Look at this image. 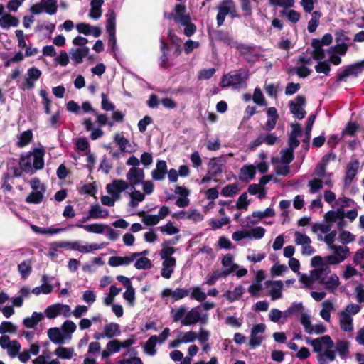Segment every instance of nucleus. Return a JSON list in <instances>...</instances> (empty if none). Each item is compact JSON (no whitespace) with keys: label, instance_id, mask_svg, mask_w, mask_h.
Masks as SVG:
<instances>
[{"label":"nucleus","instance_id":"nucleus-1","mask_svg":"<svg viewBox=\"0 0 364 364\" xmlns=\"http://www.w3.org/2000/svg\"><path fill=\"white\" fill-rule=\"evenodd\" d=\"M46 151L43 147L33 148L32 151L21 154L19 159V166L21 171L33 174L36 171L44 167V156Z\"/></svg>","mask_w":364,"mask_h":364},{"label":"nucleus","instance_id":"nucleus-2","mask_svg":"<svg viewBox=\"0 0 364 364\" xmlns=\"http://www.w3.org/2000/svg\"><path fill=\"white\" fill-rule=\"evenodd\" d=\"M249 77V72L245 69L232 70L223 75L220 82L223 88L232 87L233 89L247 87V80Z\"/></svg>","mask_w":364,"mask_h":364},{"label":"nucleus","instance_id":"nucleus-3","mask_svg":"<svg viewBox=\"0 0 364 364\" xmlns=\"http://www.w3.org/2000/svg\"><path fill=\"white\" fill-rule=\"evenodd\" d=\"M331 249L333 251L334 255L326 256L324 259L326 261L325 264H338L344 261L349 252V248L346 246L331 245Z\"/></svg>","mask_w":364,"mask_h":364},{"label":"nucleus","instance_id":"nucleus-4","mask_svg":"<svg viewBox=\"0 0 364 364\" xmlns=\"http://www.w3.org/2000/svg\"><path fill=\"white\" fill-rule=\"evenodd\" d=\"M364 69V60L355 63L347 65L342 72L338 73L336 75V82H340L346 81V78L350 75L357 77L362 70Z\"/></svg>","mask_w":364,"mask_h":364},{"label":"nucleus","instance_id":"nucleus-5","mask_svg":"<svg viewBox=\"0 0 364 364\" xmlns=\"http://www.w3.org/2000/svg\"><path fill=\"white\" fill-rule=\"evenodd\" d=\"M42 72L36 67H31L28 69L27 77L25 78L22 86L23 90H33L35 87V82L41 77Z\"/></svg>","mask_w":364,"mask_h":364},{"label":"nucleus","instance_id":"nucleus-6","mask_svg":"<svg viewBox=\"0 0 364 364\" xmlns=\"http://www.w3.org/2000/svg\"><path fill=\"white\" fill-rule=\"evenodd\" d=\"M127 179L129 181V187L134 188L136 186L144 181L145 174L144 170L137 167H132L127 172Z\"/></svg>","mask_w":364,"mask_h":364},{"label":"nucleus","instance_id":"nucleus-7","mask_svg":"<svg viewBox=\"0 0 364 364\" xmlns=\"http://www.w3.org/2000/svg\"><path fill=\"white\" fill-rule=\"evenodd\" d=\"M209 36L211 39L223 42L228 46L234 47L235 44L233 37L229 32L223 30H213L212 33L209 32Z\"/></svg>","mask_w":364,"mask_h":364},{"label":"nucleus","instance_id":"nucleus-8","mask_svg":"<svg viewBox=\"0 0 364 364\" xmlns=\"http://www.w3.org/2000/svg\"><path fill=\"white\" fill-rule=\"evenodd\" d=\"M295 100L296 102L293 101L289 102L291 112L298 119H302L306 114V112L301 107L306 103V97L303 95H297Z\"/></svg>","mask_w":364,"mask_h":364},{"label":"nucleus","instance_id":"nucleus-9","mask_svg":"<svg viewBox=\"0 0 364 364\" xmlns=\"http://www.w3.org/2000/svg\"><path fill=\"white\" fill-rule=\"evenodd\" d=\"M359 168V161L358 159L351 160L347 165L346 173L343 180L345 188H348L354 178L355 177Z\"/></svg>","mask_w":364,"mask_h":364},{"label":"nucleus","instance_id":"nucleus-10","mask_svg":"<svg viewBox=\"0 0 364 364\" xmlns=\"http://www.w3.org/2000/svg\"><path fill=\"white\" fill-rule=\"evenodd\" d=\"M310 344L312 346L314 351L317 353L321 352L323 346H326L328 348H332L334 346L332 339L328 335L316 339H311Z\"/></svg>","mask_w":364,"mask_h":364},{"label":"nucleus","instance_id":"nucleus-11","mask_svg":"<svg viewBox=\"0 0 364 364\" xmlns=\"http://www.w3.org/2000/svg\"><path fill=\"white\" fill-rule=\"evenodd\" d=\"M200 306L192 308L181 320V324L185 326H191L199 322L200 313L199 312Z\"/></svg>","mask_w":364,"mask_h":364},{"label":"nucleus","instance_id":"nucleus-12","mask_svg":"<svg viewBox=\"0 0 364 364\" xmlns=\"http://www.w3.org/2000/svg\"><path fill=\"white\" fill-rule=\"evenodd\" d=\"M265 285L267 288L272 287L269 294L272 300L279 299L282 296V289L283 288V282L281 280H267L265 282Z\"/></svg>","mask_w":364,"mask_h":364},{"label":"nucleus","instance_id":"nucleus-13","mask_svg":"<svg viewBox=\"0 0 364 364\" xmlns=\"http://www.w3.org/2000/svg\"><path fill=\"white\" fill-rule=\"evenodd\" d=\"M189 290L181 288H176L174 291L166 288L161 291V297L166 298L168 296H172L174 301H178L187 296L189 294Z\"/></svg>","mask_w":364,"mask_h":364},{"label":"nucleus","instance_id":"nucleus-14","mask_svg":"<svg viewBox=\"0 0 364 364\" xmlns=\"http://www.w3.org/2000/svg\"><path fill=\"white\" fill-rule=\"evenodd\" d=\"M167 172L166 162L164 160H159L156 163V169L151 172V176L155 181H162Z\"/></svg>","mask_w":364,"mask_h":364},{"label":"nucleus","instance_id":"nucleus-15","mask_svg":"<svg viewBox=\"0 0 364 364\" xmlns=\"http://www.w3.org/2000/svg\"><path fill=\"white\" fill-rule=\"evenodd\" d=\"M268 119L265 124V130L270 132L274 129L279 119V114L275 107H269L267 110Z\"/></svg>","mask_w":364,"mask_h":364},{"label":"nucleus","instance_id":"nucleus-16","mask_svg":"<svg viewBox=\"0 0 364 364\" xmlns=\"http://www.w3.org/2000/svg\"><path fill=\"white\" fill-rule=\"evenodd\" d=\"M18 24V18L10 14H6L0 17V27L3 29H9L11 26L16 27Z\"/></svg>","mask_w":364,"mask_h":364},{"label":"nucleus","instance_id":"nucleus-17","mask_svg":"<svg viewBox=\"0 0 364 364\" xmlns=\"http://www.w3.org/2000/svg\"><path fill=\"white\" fill-rule=\"evenodd\" d=\"M129 188V184L122 179H114L106 186L107 191H112L115 193H122Z\"/></svg>","mask_w":364,"mask_h":364},{"label":"nucleus","instance_id":"nucleus-18","mask_svg":"<svg viewBox=\"0 0 364 364\" xmlns=\"http://www.w3.org/2000/svg\"><path fill=\"white\" fill-rule=\"evenodd\" d=\"M106 31L109 36L116 33V14L113 9H109L107 14Z\"/></svg>","mask_w":364,"mask_h":364},{"label":"nucleus","instance_id":"nucleus-19","mask_svg":"<svg viewBox=\"0 0 364 364\" xmlns=\"http://www.w3.org/2000/svg\"><path fill=\"white\" fill-rule=\"evenodd\" d=\"M104 0H91V9L89 12V16L93 19H98L102 16V5Z\"/></svg>","mask_w":364,"mask_h":364},{"label":"nucleus","instance_id":"nucleus-20","mask_svg":"<svg viewBox=\"0 0 364 364\" xmlns=\"http://www.w3.org/2000/svg\"><path fill=\"white\" fill-rule=\"evenodd\" d=\"M311 46L314 50L311 53L312 58L316 60H321L325 58V53L322 48V45L320 43V40L314 38L311 42Z\"/></svg>","mask_w":364,"mask_h":364},{"label":"nucleus","instance_id":"nucleus-21","mask_svg":"<svg viewBox=\"0 0 364 364\" xmlns=\"http://www.w3.org/2000/svg\"><path fill=\"white\" fill-rule=\"evenodd\" d=\"M75 226L77 228H83L87 232L95 234H102L103 233L105 229L108 228L107 225L99 223H94L90 225L76 224Z\"/></svg>","mask_w":364,"mask_h":364},{"label":"nucleus","instance_id":"nucleus-22","mask_svg":"<svg viewBox=\"0 0 364 364\" xmlns=\"http://www.w3.org/2000/svg\"><path fill=\"white\" fill-rule=\"evenodd\" d=\"M42 313L33 312L30 317H26L23 320V324L28 328H34L43 318Z\"/></svg>","mask_w":364,"mask_h":364},{"label":"nucleus","instance_id":"nucleus-23","mask_svg":"<svg viewBox=\"0 0 364 364\" xmlns=\"http://www.w3.org/2000/svg\"><path fill=\"white\" fill-rule=\"evenodd\" d=\"M174 11L176 12V22L181 23L183 21L184 23H186L191 18L188 14H186V9L183 4H176L174 7Z\"/></svg>","mask_w":364,"mask_h":364},{"label":"nucleus","instance_id":"nucleus-24","mask_svg":"<svg viewBox=\"0 0 364 364\" xmlns=\"http://www.w3.org/2000/svg\"><path fill=\"white\" fill-rule=\"evenodd\" d=\"M133 261L132 255L130 257L113 256L109 257L108 264L111 267H115L121 265H129Z\"/></svg>","mask_w":364,"mask_h":364},{"label":"nucleus","instance_id":"nucleus-25","mask_svg":"<svg viewBox=\"0 0 364 364\" xmlns=\"http://www.w3.org/2000/svg\"><path fill=\"white\" fill-rule=\"evenodd\" d=\"M88 214L92 218H105L109 215V211L106 209H102L99 204H95L91 206Z\"/></svg>","mask_w":364,"mask_h":364},{"label":"nucleus","instance_id":"nucleus-26","mask_svg":"<svg viewBox=\"0 0 364 364\" xmlns=\"http://www.w3.org/2000/svg\"><path fill=\"white\" fill-rule=\"evenodd\" d=\"M341 328L344 331L350 332L353 331V319L351 316L346 311L341 312V318L340 320Z\"/></svg>","mask_w":364,"mask_h":364},{"label":"nucleus","instance_id":"nucleus-27","mask_svg":"<svg viewBox=\"0 0 364 364\" xmlns=\"http://www.w3.org/2000/svg\"><path fill=\"white\" fill-rule=\"evenodd\" d=\"M104 333L105 337L112 338L114 336H119L121 333L119 325L114 323L107 324L104 327Z\"/></svg>","mask_w":364,"mask_h":364},{"label":"nucleus","instance_id":"nucleus-28","mask_svg":"<svg viewBox=\"0 0 364 364\" xmlns=\"http://www.w3.org/2000/svg\"><path fill=\"white\" fill-rule=\"evenodd\" d=\"M88 47H82L76 48L75 52L71 53V58L75 61L76 64H80L83 61V58H85L89 53Z\"/></svg>","mask_w":364,"mask_h":364},{"label":"nucleus","instance_id":"nucleus-29","mask_svg":"<svg viewBox=\"0 0 364 364\" xmlns=\"http://www.w3.org/2000/svg\"><path fill=\"white\" fill-rule=\"evenodd\" d=\"M48 336L49 339L55 344L64 343V337L62 336L58 328L54 327L48 329Z\"/></svg>","mask_w":364,"mask_h":364},{"label":"nucleus","instance_id":"nucleus-30","mask_svg":"<svg viewBox=\"0 0 364 364\" xmlns=\"http://www.w3.org/2000/svg\"><path fill=\"white\" fill-rule=\"evenodd\" d=\"M320 283L325 284L326 288L333 292L339 285V279L336 274H333L328 279H321Z\"/></svg>","mask_w":364,"mask_h":364},{"label":"nucleus","instance_id":"nucleus-31","mask_svg":"<svg viewBox=\"0 0 364 364\" xmlns=\"http://www.w3.org/2000/svg\"><path fill=\"white\" fill-rule=\"evenodd\" d=\"M18 271L20 273L22 279H27L32 271V265L31 260H24L21 263H20L18 265Z\"/></svg>","mask_w":364,"mask_h":364},{"label":"nucleus","instance_id":"nucleus-32","mask_svg":"<svg viewBox=\"0 0 364 364\" xmlns=\"http://www.w3.org/2000/svg\"><path fill=\"white\" fill-rule=\"evenodd\" d=\"M322 14L319 11H314L311 13V18L308 23V31L310 33H314L316 31L318 24L319 19L321 17Z\"/></svg>","mask_w":364,"mask_h":364},{"label":"nucleus","instance_id":"nucleus-33","mask_svg":"<svg viewBox=\"0 0 364 364\" xmlns=\"http://www.w3.org/2000/svg\"><path fill=\"white\" fill-rule=\"evenodd\" d=\"M33 139V132L31 130L28 129L23 132L19 137L18 141L16 143V146L22 148L27 146Z\"/></svg>","mask_w":364,"mask_h":364},{"label":"nucleus","instance_id":"nucleus-34","mask_svg":"<svg viewBox=\"0 0 364 364\" xmlns=\"http://www.w3.org/2000/svg\"><path fill=\"white\" fill-rule=\"evenodd\" d=\"M158 342L157 336H151L145 343L144 350L149 355H154L156 353V345Z\"/></svg>","mask_w":364,"mask_h":364},{"label":"nucleus","instance_id":"nucleus-35","mask_svg":"<svg viewBox=\"0 0 364 364\" xmlns=\"http://www.w3.org/2000/svg\"><path fill=\"white\" fill-rule=\"evenodd\" d=\"M138 215L142 217L143 223L148 226L156 225L160 220V217H158L157 215H148L144 211L139 212Z\"/></svg>","mask_w":364,"mask_h":364},{"label":"nucleus","instance_id":"nucleus-36","mask_svg":"<svg viewBox=\"0 0 364 364\" xmlns=\"http://www.w3.org/2000/svg\"><path fill=\"white\" fill-rule=\"evenodd\" d=\"M221 164L216 161V158H213L208 163V172L210 176L217 177L222 173Z\"/></svg>","mask_w":364,"mask_h":364},{"label":"nucleus","instance_id":"nucleus-37","mask_svg":"<svg viewBox=\"0 0 364 364\" xmlns=\"http://www.w3.org/2000/svg\"><path fill=\"white\" fill-rule=\"evenodd\" d=\"M252 217L253 219H250V217H247L245 219L241 220L240 225L242 227H250L251 225H255L258 223L259 220L255 219L256 218L261 219L264 218V215L261 211H255L252 213Z\"/></svg>","mask_w":364,"mask_h":364},{"label":"nucleus","instance_id":"nucleus-38","mask_svg":"<svg viewBox=\"0 0 364 364\" xmlns=\"http://www.w3.org/2000/svg\"><path fill=\"white\" fill-rule=\"evenodd\" d=\"M74 350L72 348L60 346L55 349L54 354L62 359H71Z\"/></svg>","mask_w":364,"mask_h":364},{"label":"nucleus","instance_id":"nucleus-39","mask_svg":"<svg viewBox=\"0 0 364 364\" xmlns=\"http://www.w3.org/2000/svg\"><path fill=\"white\" fill-rule=\"evenodd\" d=\"M243 287L242 285H239L236 287L232 292L228 291L227 293L226 298L229 301L233 302L241 298L242 295L243 294Z\"/></svg>","mask_w":364,"mask_h":364},{"label":"nucleus","instance_id":"nucleus-40","mask_svg":"<svg viewBox=\"0 0 364 364\" xmlns=\"http://www.w3.org/2000/svg\"><path fill=\"white\" fill-rule=\"evenodd\" d=\"M17 327L11 321H4L0 324V334L4 335L5 333H16Z\"/></svg>","mask_w":364,"mask_h":364},{"label":"nucleus","instance_id":"nucleus-41","mask_svg":"<svg viewBox=\"0 0 364 364\" xmlns=\"http://www.w3.org/2000/svg\"><path fill=\"white\" fill-rule=\"evenodd\" d=\"M323 308L320 312V315L325 321H328L331 318L330 311L334 309L333 304L329 301H325L322 304Z\"/></svg>","mask_w":364,"mask_h":364},{"label":"nucleus","instance_id":"nucleus-42","mask_svg":"<svg viewBox=\"0 0 364 364\" xmlns=\"http://www.w3.org/2000/svg\"><path fill=\"white\" fill-rule=\"evenodd\" d=\"M43 199V194L41 191H32L29 193V195L26 198V202L27 203H31V204H38L40 203Z\"/></svg>","mask_w":364,"mask_h":364},{"label":"nucleus","instance_id":"nucleus-43","mask_svg":"<svg viewBox=\"0 0 364 364\" xmlns=\"http://www.w3.org/2000/svg\"><path fill=\"white\" fill-rule=\"evenodd\" d=\"M21 344L16 340L11 341V343L8 345V347L6 348L7 350V353L11 358H15L18 355L20 350H21Z\"/></svg>","mask_w":364,"mask_h":364},{"label":"nucleus","instance_id":"nucleus-44","mask_svg":"<svg viewBox=\"0 0 364 364\" xmlns=\"http://www.w3.org/2000/svg\"><path fill=\"white\" fill-rule=\"evenodd\" d=\"M316 118V115L313 114H311L307 119L306 127V130H305V138L303 139L304 143H309V141L311 132L312 130V127H313V125H314Z\"/></svg>","mask_w":364,"mask_h":364},{"label":"nucleus","instance_id":"nucleus-45","mask_svg":"<svg viewBox=\"0 0 364 364\" xmlns=\"http://www.w3.org/2000/svg\"><path fill=\"white\" fill-rule=\"evenodd\" d=\"M44 11L50 14L53 15L57 12V1L56 0H48L42 3Z\"/></svg>","mask_w":364,"mask_h":364},{"label":"nucleus","instance_id":"nucleus-46","mask_svg":"<svg viewBox=\"0 0 364 364\" xmlns=\"http://www.w3.org/2000/svg\"><path fill=\"white\" fill-rule=\"evenodd\" d=\"M329 271V267L327 266V264L323 265V267H321L319 268H316L311 271V277L313 280H319L321 281L322 277V275Z\"/></svg>","mask_w":364,"mask_h":364},{"label":"nucleus","instance_id":"nucleus-47","mask_svg":"<svg viewBox=\"0 0 364 364\" xmlns=\"http://www.w3.org/2000/svg\"><path fill=\"white\" fill-rule=\"evenodd\" d=\"M293 150L286 149L281 151V162L287 165L289 164L294 159Z\"/></svg>","mask_w":364,"mask_h":364},{"label":"nucleus","instance_id":"nucleus-48","mask_svg":"<svg viewBox=\"0 0 364 364\" xmlns=\"http://www.w3.org/2000/svg\"><path fill=\"white\" fill-rule=\"evenodd\" d=\"M134 267L137 269H150L152 267V264H151V260L149 258H147L146 257H142L139 258L136 261V262L134 264Z\"/></svg>","mask_w":364,"mask_h":364},{"label":"nucleus","instance_id":"nucleus-49","mask_svg":"<svg viewBox=\"0 0 364 364\" xmlns=\"http://www.w3.org/2000/svg\"><path fill=\"white\" fill-rule=\"evenodd\" d=\"M238 192V186L237 184H229L223 188L221 194L225 197H232Z\"/></svg>","mask_w":364,"mask_h":364},{"label":"nucleus","instance_id":"nucleus-50","mask_svg":"<svg viewBox=\"0 0 364 364\" xmlns=\"http://www.w3.org/2000/svg\"><path fill=\"white\" fill-rule=\"evenodd\" d=\"M235 8V4L232 0H224L218 8V11L225 15H228L231 11V9Z\"/></svg>","mask_w":364,"mask_h":364},{"label":"nucleus","instance_id":"nucleus-51","mask_svg":"<svg viewBox=\"0 0 364 364\" xmlns=\"http://www.w3.org/2000/svg\"><path fill=\"white\" fill-rule=\"evenodd\" d=\"M45 314L48 318H55L58 315L60 314L59 304L48 306L45 310Z\"/></svg>","mask_w":364,"mask_h":364},{"label":"nucleus","instance_id":"nucleus-52","mask_svg":"<svg viewBox=\"0 0 364 364\" xmlns=\"http://www.w3.org/2000/svg\"><path fill=\"white\" fill-rule=\"evenodd\" d=\"M269 4L274 6H282L284 9H289L294 6V0H268Z\"/></svg>","mask_w":364,"mask_h":364},{"label":"nucleus","instance_id":"nucleus-53","mask_svg":"<svg viewBox=\"0 0 364 364\" xmlns=\"http://www.w3.org/2000/svg\"><path fill=\"white\" fill-rule=\"evenodd\" d=\"M315 70L318 73H323L328 75L331 71V66L328 61L319 60L317 65H315Z\"/></svg>","mask_w":364,"mask_h":364},{"label":"nucleus","instance_id":"nucleus-54","mask_svg":"<svg viewBox=\"0 0 364 364\" xmlns=\"http://www.w3.org/2000/svg\"><path fill=\"white\" fill-rule=\"evenodd\" d=\"M159 229L161 232H165L169 235H175L179 232V229L174 226L171 221L167 223L166 225L159 227Z\"/></svg>","mask_w":364,"mask_h":364},{"label":"nucleus","instance_id":"nucleus-55","mask_svg":"<svg viewBox=\"0 0 364 364\" xmlns=\"http://www.w3.org/2000/svg\"><path fill=\"white\" fill-rule=\"evenodd\" d=\"M295 235V242L298 245H310L311 240L310 237L304 234L301 233L299 231H296L294 234Z\"/></svg>","mask_w":364,"mask_h":364},{"label":"nucleus","instance_id":"nucleus-56","mask_svg":"<svg viewBox=\"0 0 364 364\" xmlns=\"http://www.w3.org/2000/svg\"><path fill=\"white\" fill-rule=\"evenodd\" d=\"M324 356L328 358L331 361H333L335 360V352L331 348H328L324 351L323 353L319 354L318 355V360L319 362V364H326V360L324 358Z\"/></svg>","mask_w":364,"mask_h":364},{"label":"nucleus","instance_id":"nucleus-57","mask_svg":"<svg viewBox=\"0 0 364 364\" xmlns=\"http://www.w3.org/2000/svg\"><path fill=\"white\" fill-rule=\"evenodd\" d=\"M192 292L191 294V299H196L198 301H203L206 299V294L202 291L199 287H193L191 289Z\"/></svg>","mask_w":364,"mask_h":364},{"label":"nucleus","instance_id":"nucleus-58","mask_svg":"<svg viewBox=\"0 0 364 364\" xmlns=\"http://www.w3.org/2000/svg\"><path fill=\"white\" fill-rule=\"evenodd\" d=\"M187 309L184 306H181L175 312L174 310H171L172 318L173 322L181 321L183 316H186Z\"/></svg>","mask_w":364,"mask_h":364},{"label":"nucleus","instance_id":"nucleus-59","mask_svg":"<svg viewBox=\"0 0 364 364\" xmlns=\"http://www.w3.org/2000/svg\"><path fill=\"white\" fill-rule=\"evenodd\" d=\"M182 26H184V31L183 33L185 36L190 37L193 36L196 31V26L191 23V18H190L188 21L186 23H184L183 21L181 23Z\"/></svg>","mask_w":364,"mask_h":364},{"label":"nucleus","instance_id":"nucleus-60","mask_svg":"<svg viewBox=\"0 0 364 364\" xmlns=\"http://www.w3.org/2000/svg\"><path fill=\"white\" fill-rule=\"evenodd\" d=\"M323 181L320 178H314L309 182V192L315 193L323 188Z\"/></svg>","mask_w":364,"mask_h":364},{"label":"nucleus","instance_id":"nucleus-61","mask_svg":"<svg viewBox=\"0 0 364 364\" xmlns=\"http://www.w3.org/2000/svg\"><path fill=\"white\" fill-rule=\"evenodd\" d=\"M256 168L253 165H244L241 168V173L247 176L249 179L252 180L256 173Z\"/></svg>","mask_w":364,"mask_h":364},{"label":"nucleus","instance_id":"nucleus-62","mask_svg":"<svg viewBox=\"0 0 364 364\" xmlns=\"http://www.w3.org/2000/svg\"><path fill=\"white\" fill-rule=\"evenodd\" d=\"M250 201L247 200V194L246 192L242 193L237 201L236 208L239 210H247Z\"/></svg>","mask_w":364,"mask_h":364},{"label":"nucleus","instance_id":"nucleus-63","mask_svg":"<svg viewBox=\"0 0 364 364\" xmlns=\"http://www.w3.org/2000/svg\"><path fill=\"white\" fill-rule=\"evenodd\" d=\"M265 229L262 226L255 227L249 230V237H253L255 239H261L265 234Z\"/></svg>","mask_w":364,"mask_h":364},{"label":"nucleus","instance_id":"nucleus-64","mask_svg":"<svg viewBox=\"0 0 364 364\" xmlns=\"http://www.w3.org/2000/svg\"><path fill=\"white\" fill-rule=\"evenodd\" d=\"M252 100L254 102L258 105L262 106L267 105L264 95L259 87L255 89Z\"/></svg>","mask_w":364,"mask_h":364}]
</instances>
